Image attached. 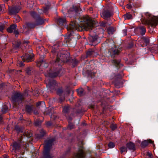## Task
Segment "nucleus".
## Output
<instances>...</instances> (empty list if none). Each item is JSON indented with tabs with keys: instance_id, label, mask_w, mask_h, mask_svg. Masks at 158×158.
<instances>
[{
	"instance_id": "f257e3e1",
	"label": "nucleus",
	"mask_w": 158,
	"mask_h": 158,
	"mask_svg": "<svg viewBox=\"0 0 158 158\" xmlns=\"http://www.w3.org/2000/svg\"><path fill=\"white\" fill-rule=\"evenodd\" d=\"M95 23L94 21L90 19L89 16H86L83 17V21L80 25L74 21L71 23L68 28L79 31H82L83 29L88 31L92 29Z\"/></svg>"
},
{
	"instance_id": "f03ea898",
	"label": "nucleus",
	"mask_w": 158,
	"mask_h": 158,
	"mask_svg": "<svg viewBox=\"0 0 158 158\" xmlns=\"http://www.w3.org/2000/svg\"><path fill=\"white\" fill-rule=\"evenodd\" d=\"M59 72V71L57 73H55L53 74L50 73L47 75H45V76L47 77L46 79L45 82L48 88L50 90L55 88L56 85V81L52 78V77L57 76Z\"/></svg>"
},
{
	"instance_id": "7ed1b4c3",
	"label": "nucleus",
	"mask_w": 158,
	"mask_h": 158,
	"mask_svg": "<svg viewBox=\"0 0 158 158\" xmlns=\"http://www.w3.org/2000/svg\"><path fill=\"white\" fill-rule=\"evenodd\" d=\"M28 95V91H25L23 94L20 93H18L15 94L12 97V100L13 101V104L16 105L17 104H20L21 103L23 99L25 97L27 96Z\"/></svg>"
},
{
	"instance_id": "20e7f679",
	"label": "nucleus",
	"mask_w": 158,
	"mask_h": 158,
	"mask_svg": "<svg viewBox=\"0 0 158 158\" xmlns=\"http://www.w3.org/2000/svg\"><path fill=\"white\" fill-rule=\"evenodd\" d=\"M147 19L145 20L143 24H147L152 27L156 26L158 22V17L152 16L150 14H147Z\"/></svg>"
},
{
	"instance_id": "39448f33",
	"label": "nucleus",
	"mask_w": 158,
	"mask_h": 158,
	"mask_svg": "<svg viewBox=\"0 0 158 158\" xmlns=\"http://www.w3.org/2000/svg\"><path fill=\"white\" fill-rule=\"evenodd\" d=\"M69 54L67 53L66 54H64L61 52H58L56 55V60L55 63L58 62L61 60L62 61L67 62L69 60Z\"/></svg>"
},
{
	"instance_id": "423d86ee",
	"label": "nucleus",
	"mask_w": 158,
	"mask_h": 158,
	"mask_svg": "<svg viewBox=\"0 0 158 158\" xmlns=\"http://www.w3.org/2000/svg\"><path fill=\"white\" fill-rule=\"evenodd\" d=\"M108 45L110 46H113V47L111 48L109 51L110 53V55L112 57H114L113 55L117 54L120 52V48L119 49L116 47L114 46V42L113 40H110L109 41Z\"/></svg>"
},
{
	"instance_id": "0eeeda50",
	"label": "nucleus",
	"mask_w": 158,
	"mask_h": 158,
	"mask_svg": "<svg viewBox=\"0 0 158 158\" xmlns=\"http://www.w3.org/2000/svg\"><path fill=\"white\" fill-rule=\"evenodd\" d=\"M70 91L69 89H67L66 91H63L61 88L57 90V93L60 96L63 95V99H64L66 97H67L70 93Z\"/></svg>"
},
{
	"instance_id": "6e6552de",
	"label": "nucleus",
	"mask_w": 158,
	"mask_h": 158,
	"mask_svg": "<svg viewBox=\"0 0 158 158\" xmlns=\"http://www.w3.org/2000/svg\"><path fill=\"white\" fill-rule=\"evenodd\" d=\"M113 14V12L108 10H103L101 13V16L105 19H107Z\"/></svg>"
},
{
	"instance_id": "1a4fd4ad",
	"label": "nucleus",
	"mask_w": 158,
	"mask_h": 158,
	"mask_svg": "<svg viewBox=\"0 0 158 158\" xmlns=\"http://www.w3.org/2000/svg\"><path fill=\"white\" fill-rule=\"evenodd\" d=\"M16 27V24H12L7 28V31L10 33L13 32L15 35H18L19 34V32L17 29Z\"/></svg>"
},
{
	"instance_id": "9d476101",
	"label": "nucleus",
	"mask_w": 158,
	"mask_h": 158,
	"mask_svg": "<svg viewBox=\"0 0 158 158\" xmlns=\"http://www.w3.org/2000/svg\"><path fill=\"white\" fill-rule=\"evenodd\" d=\"M33 57V54H24L21 58L24 62H28L32 60Z\"/></svg>"
},
{
	"instance_id": "9b49d317",
	"label": "nucleus",
	"mask_w": 158,
	"mask_h": 158,
	"mask_svg": "<svg viewBox=\"0 0 158 158\" xmlns=\"http://www.w3.org/2000/svg\"><path fill=\"white\" fill-rule=\"evenodd\" d=\"M21 8L19 6H15L9 10L10 14L11 15H15L18 13Z\"/></svg>"
},
{
	"instance_id": "f8f14e48",
	"label": "nucleus",
	"mask_w": 158,
	"mask_h": 158,
	"mask_svg": "<svg viewBox=\"0 0 158 158\" xmlns=\"http://www.w3.org/2000/svg\"><path fill=\"white\" fill-rule=\"evenodd\" d=\"M35 25L31 23H26L23 25V31L22 33H25L29 30V28L34 27Z\"/></svg>"
},
{
	"instance_id": "ddd939ff",
	"label": "nucleus",
	"mask_w": 158,
	"mask_h": 158,
	"mask_svg": "<svg viewBox=\"0 0 158 158\" xmlns=\"http://www.w3.org/2000/svg\"><path fill=\"white\" fill-rule=\"evenodd\" d=\"M52 142L53 141L52 140H47L45 141L44 148L45 151H48L52 145Z\"/></svg>"
},
{
	"instance_id": "4468645a",
	"label": "nucleus",
	"mask_w": 158,
	"mask_h": 158,
	"mask_svg": "<svg viewBox=\"0 0 158 158\" xmlns=\"http://www.w3.org/2000/svg\"><path fill=\"white\" fill-rule=\"evenodd\" d=\"M22 140V139H20V140H18V142H15L13 143L12 145L13 150L18 151L19 150L20 145V144L19 143L21 142Z\"/></svg>"
},
{
	"instance_id": "2eb2a0df",
	"label": "nucleus",
	"mask_w": 158,
	"mask_h": 158,
	"mask_svg": "<svg viewBox=\"0 0 158 158\" xmlns=\"http://www.w3.org/2000/svg\"><path fill=\"white\" fill-rule=\"evenodd\" d=\"M149 143H153V146H154V144L153 143V142L150 139L147 140H145L142 142L141 143V146L142 147H145L147 146Z\"/></svg>"
},
{
	"instance_id": "dca6fc26",
	"label": "nucleus",
	"mask_w": 158,
	"mask_h": 158,
	"mask_svg": "<svg viewBox=\"0 0 158 158\" xmlns=\"http://www.w3.org/2000/svg\"><path fill=\"white\" fill-rule=\"evenodd\" d=\"M98 37L97 36H91L89 37V40L91 42L94 43L93 45L95 44H97L99 42L98 40Z\"/></svg>"
},
{
	"instance_id": "f3484780",
	"label": "nucleus",
	"mask_w": 158,
	"mask_h": 158,
	"mask_svg": "<svg viewBox=\"0 0 158 158\" xmlns=\"http://www.w3.org/2000/svg\"><path fill=\"white\" fill-rule=\"evenodd\" d=\"M75 158H84V153L83 151L81 150H80L75 155Z\"/></svg>"
},
{
	"instance_id": "a211bd4d",
	"label": "nucleus",
	"mask_w": 158,
	"mask_h": 158,
	"mask_svg": "<svg viewBox=\"0 0 158 158\" xmlns=\"http://www.w3.org/2000/svg\"><path fill=\"white\" fill-rule=\"evenodd\" d=\"M127 147L130 150H134L135 149V146L134 144L130 142L127 144Z\"/></svg>"
},
{
	"instance_id": "6ab92c4d",
	"label": "nucleus",
	"mask_w": 158,
	"mask_h": 158,
	"mask_svg": "<svg viewBox=\"0 0 158 158\" xmlns=\"http://www.w3.org/2000/svg\"><path fill=\"white\" fill-rule=\"evenodd\" d=\"M38 66H41L43 67L44 66L45 67H46L48 66V64L45 63V61L43 60L40 61L38 62Z\"/></svg>"
},
{
	"instance_id": "aec40b11",
	"label": "nucleus",
	"mask_w": 158,
	"mask_h": 158,
	"mask_svg": "<svg viewBox=\"0 0 158 158\" xmlns=\"http://www.w3.org/2000/svg\"><path fill=\"white\" fill-rule=\"evenodd\" d=\"M40 134L37 135L36 137L38 139H40L45 134V132L43 129H41L40 131Z\"/></svg>"
},
{
	"instance_id": "412c9836",
	"label": "nucleus",
	"mask_w": 158,
	"mask_h": 158,
	"mask_svg": "<svg viewBox=\"0 0 158 158\" xmlns=\"http://www.w3.org/2000/svg\"><path fill=\"white\" fill-rule=\"evenodd\" d=\"M107 31L109 34H112L115 31V29L113 27H109L107 29Z\"/></svg>"
},
{
	"instance_id": "4be33fe9",
	"label": "nucleus",
	"mask_w": 158,
	"mask_h": 158,
	"mask_svg": "<svg viewBox=\"0 0 158 158\" xmlns=\"http://www.w3.org/2000/svg\"><path fill=\"white\" fill-rule=\"evenodd\" d=\"M37 106H39V108H41V107H43L45 109V103L44 102H38L36 104Z\"/></svg>"
},
{
	"instance_id": "5701e85b",
	"label": "nucleus",
	"mask_w": 158,
	"mask_h": 158,
	"mask_svg": "<svg viewBox=\"0 0 158 158\" xmlns=\"http://www.w3.org/2000/svg\"><path fill=\"white\" fill-rule=\"evenodd\" d=\"M139 30L141 34L142 35H144L146 31V30L145 28H144L143 26H141L140 27H139Z\"/></svg>"
},
{
	"instance_id": "b1692460",
	"label": "nucleus",
	"mask_w": 158,
	"mask_h": 158,
	"mask_svg": "<svg viewBox=\"0 0 158 158\" xmlns=\"http://www.w3.org/2000/svg\"><path fill=\"white\" fill-rule=\"evenodd\" d=\"M77 93L79 95L81 96L85 94L84 89L82 88H80L77 90Z\"/></svg>"
},
{
	"instance_id": "393cba45",
	"label": "nucleus",
	"mask_w": 158,
	"mask_h": 158,
	"mask_svg": "<svg viewBox=\"0 0 158 158\" xmlns=\"http://www.w3.org/2000/svg\"><path fill=\"white\" fill-rule=\"evenodd\" d=\"M58 22L60 24H63V23L65 21V19L64 18H59L57 20Z\"/></svg>"
},
{
	"instance_id": "a878e982",
	"label": "nucleus",
	"mask_w": 158,
	"mask_h": 158,
	"mask_svg": "<svg viewBox=\"0 0 158 158\" xmlns=\"http://www.w3.org/2000/svg\"><path fill=\"white\" fill-rule=\"evenodd\" d=\"M124 18L125 19H131L132 16L130 14L127 13L124 15Z\"/></svg>"
},
{
	"instance_id": "bb28decb",
	"label": "nucleus",
	"mask_w": 158,
	"mask_h": 158,
	"mask_svg": "<svg viewBox=\"0 0 158 158\" xmlns=\"http://www.w3.org/2000/svg\"><path fill=\"white\" fill-rule=\"evenodd\" d=\"M8 110V108L7 106L6 105H4L3 106L2 108V113H5L7 112Z\"/></svg>"
},
{
	"instance_id": "cd10ccee",
	"label": "nucleus",
	"mask_w": 158,
	"mask_h": 158,
	"mask_svg": "<svg viewBox=\"0 0 158 158\" xmlns=\"http://www.w3.org/2000/svg\"><path fill=\"white\" fill-rule=\"evenodd\" d=\"M32 106H27L26 107V110L27 112L29 113H30L31 112L32 110Z\"/></svg>"
},
{
	"instance_id": "c85d7f7f",
	"label": "nucleus",
	"mask_w": 158,
	"mask_h": 158,
	"mask_svg": "<svg viewBox=\"0 0 158 158\" xmlns=\"http://www.w3.org/2000/svg\"><path fill=\"white\" fill-rule=\"evenodd\" d=\"M32 68L31 67H28L27 68L26 71L27 73L29 74H31L32 71Z\"/></svg>"
},
{
	"instance_id": "c756f323",
	"label": "nucleus",
	"mask_w": 158,
	"mask_h": 158,
	"mask_svg": "<svg viewBox=\"0 0 158 158\" xmlns=\"http://www.w3.org/2000/svg\"><path fill=\"white\" fill-rule=\"evenodd\" d=\"M70 107L69 106H65L63 108V111L64 113L68 112L69 110Z\"/></svg>"
},
{
	"instance_id": "7c9ffc66",
	"label": "nucleus",
	"mask_w": 158,
	"mask_h": 158,
	"mask_svg": "<svg viewBox=\"0 0 158 158\" xmlns=\"http://www.w3.org/2000/svg\"><path fill=\"white\" fill-rule=\"evenodd\" d=\"M57 47V45H55L52 47V53L53 54H56V52H57L56 50L57 49L56 48Z\"/></svg>"
},
{
	"instance_id": "2f4dec72",
	"label": "nucleus",
	"mask_w": 158,
	"mask_h": 158,
	"mask_svg": "<svg viewBox=\"0 0 158 158\" xmlns=\"http://www.w3.org/2000/svg\"><path fill=\"white\" fill-rule=\"evenodd\" d=\"M21 44V43L20 41H17L16 42L15 45V49H17L19 47Z\"/></svg>"
},
{
	"instance_id": "473e14b6",
	"label": "nucleus",
	"mask_w": 158,
	"mask_h": 158,
	"mask_svg": "<svg viewBox=\"0 0 158 158\" xmlns=\"http://www.w3.org/2000/svg\"><path fill=\"white\" fill-rule=\"evenodd\" d=\"M44 23V21L40 18H39L37 20V25H40Z\"/></svg>"
},
{
	"instance_id": "72a5a7b5",
	"label": "nucleus",
	"mask_w": 158,
	"mask_h": 158,
	"mask_svg": "<svg viewBox=\"0 0 158 158\" xmlns=\"http://www.w3.org/2000/svg\"><path fill=\"white\" fill-rule=\"evenodd\" d=\"M121 152L123 153L124 152H126L127 151V148L124 147H122L120 148Z\"/></svg>"
},
{
	"instance_id": "f704fd0d",
	"label": "nucleus",
	"mask_w": 158,
	"mask_h": 158,
	"mask_svg": "<svg viewBox=\"0 0 158 158\" xmlns=\"http://www.w3.org/2000/svg\"><path fill=\"white\" fill-rule=\"evenodd\" d=\"M110 127L112 130H114L117 128V126L116 124H113L110 125Z\"/></svg>"
},
{
	"instance_id": "c9c22d12",
	"label": "nucleus",
	"mask_w": 158,
	"mask_h": 158,
	"mask_svg": "<svg viewBox=\"0 0 158 158\" xmlns=\"http://www.w3.org/2000/svg\"><path fill=\"white\" fill-rule=\"evenodd\" d=\"M108 146L110 148H113L114 147V144L112 142H110L108 144Z\"/></svg>"
},
{
	"instance_id": "e433bc0d",
	"label": "nucleus",
	"mask_w": 158,
	"mask_h": 158,
	"mask_svg": "<svg viewBox=\"0 0 158 158\" xmlns=\"http://www.w3.org/2000/svg\"><path fill=\"white\" fill-rule=\"evenodd\" d=\"M5 28V26L3 24H0V31L2 32L3 30Z\"/></svg>"
},
{
	"instance_id": "4c0bfd02",
	"label": "nucleus",
	"mask_w": 158,
	"mask_h": 158,
	"mask_svg": "<svg viewBox=\"0 0 158 158\" xmlns=\"http://www.w3.org/2000/svg\"><path fill=\"white\" fill-rule=\"evenodd\" d=\"M143 40L146 44H148L149 42V40L148 38L143 37Z\"/></svg>"
},
{
	"instance_id": "58836bf2",
	"label": "nucleus",
	"mask_w": 158,
	"mask_h": 158,
	"mask_svg": "<svg viewBox=\"0 0 158 158\" xmlns=\"http://www.w3.org/2000/svg\"><path fill=\"white\" fill-rule=\"evenodd\" d=\"M41 122L39 121H36L35 122V125L37 126H39L41 124Z\"/></svg>"
},
{
	"instance_id": "ea45409f",
	"label": "nucleus",
	"mask_w": 158,
	"mask_h": 158,
	"mask_svg": "<svg viewBox=\"0 0 158 158\" xmlns=\"http://www.w3.org/2000/svg\"><path fill=\"white\" fill-rule=\"evenodd\" d=\"M14 18L15 19L16 21L17 22H18L20 20V17L19 16H15V17Z\"/></svg>"
},
{
	"instance_id": "a19ab883",
	"label": "nucleus",
	"mask_w": 158,
	"mask_h": 158,
	"mask_svg": "<svg viewBox=\"0 0 158 158\" xmlns=\"http://www.w3.org/2000/svg\"><path fill=\"white\" fill-rule=\"evenodd\" d=\"M127 8L130 9L132 8V6L131 4L130 3L127 5Z\"/></svg>"
},
{
	"instance_id": "79ce46f5",
	"label": "nucleus",
	"mask_w": 158,
	"mask_h": 158,
	"mask_svg": "<svg viewBox=\"0 0 158 158\" xmlns=\"http://www.w3.org/2000/svg\"><path fill=\"white\" fill-rule=\"evenodd\" d=\"M31 15L33 17H35L36 15L35 13L34 12H32L31 13Z\"/></svg>"
},
{
	"instance_id": "37998d69",
	"label": "nucleus",
	"mask_w": 158,
	"mask_h": 158,
	"mask_svg": "<svg viewBox=\"0 0 158 158\" xmlns=\"http://www.w3.org/2000/svg\"><path fill=\"white\" fill-rule=\"evenodd\" d=\"M123 35H125L127 34V30L126 29H124L123 31Z\"/></svg>"
},
{
	"instance_id": "c03bdc74",
	"label": "nucleus",
	"mask_w": 158,
	"mask_h": 158,
	"mask_svg": "<svg viewBox=\"0 0 158 158\" xmlns=\"http://www.w3.org/2000/svg\"><path fill=\"white\" fill-rule=\"evenodd\" d=\"M70 41V39L68 37H67V38H65V40H64V41L65 42H66V43H68V42H69Z\"/></svg>"
},
{
	"instance_id": "a18cd8bd",
	"label": "nucleus",
	"mask_w": 158,
	"mask_h": 158,
	"mask_svg": "<svg viewBox=\"0 0 158 158\" xmlns=\"http://www.w3.org/2000/svg\"><path fill=\"white\" fill-rule=\"evenodd\" d=\"M26 135H27V138H30L32 136V135L31 133L29 134L28 133L27 134H26Z\"/></svg>"
},
{
	"instance_id": "49530a36",
	"label": "nucleus",
	"mask_w": 158,
	"mask_h": 158,
	"mask_svg": "<svg viewBox=\"0 0 158 158\" xmlns=\"http://www.w3.org/2000/svg\"><path fill=\"white\" fill-rule=\"evenodd\" d=\"M113 62L114 63L117 64V65H118L119 63V61H117L115 60H113Z\"/></svg>"
},
{
	"instance_id": "de8ad7c7",
	"label": "nucleus",
	"mask_w": 158,
	"mask_h": 158,
	"mask_svg": "<svg viewBox=\"0 0 158 158\" xmlns=\"http://www.w3.org/2000/svg\"><path fill=\"white\" fill-rule=\"evenodd\" d=\"M24 65V64H23V62H20L19 63V65L20 66H23Z\"/></svg>"
},
{
	"instance_id": "09e8293b",
	"label": "nucleus",
	"mask_w": 158,
	"mask_h": 158,
	"mask_svg": "<svg viewBox=\"0 0 158 158\" xmlns=\"http://www.w3.org/2000/svg\"><path fill=\"white\" fill-rule=\"evenodd\" d=\"M101 25L103 27H105L106 26V24L105 23H101Z\"/></svg>"
},
{
	"instance_id": "8fccbe9b",
	"label": "nucleus",
	"mask_w": 158,
	"mask_h": 158,
	"mask_svg": "<svg viewBox=\"0 0 158 158\" xmlns=\"http://www.w3.org/2000/svg\"><path fill=\"white\" fill-rule=\"evenodd\" d=\"M47 11H48V8H47L46 7V8L44 9L43 11L44 13H46Z\"/></svg>"
},
{
	"instance_id": "3c124183",
	"label": "nucleus",
	"mask_w": 158,
	"mask_h": 158,
	"mask_svg": "<svg viewBox=\"0 0 158 158\" xmlns=\"http://www.w3.org/2000/svg\"><path fill=\"white\" fill-rule=\"evenodd\" d=\"M46 124L48 126H50L51 125V123L50 122H47Z\"/></svg>"
},
{
	"instance_id": "603ef678",
	"label": "nucleus",
	"mask_w": 158,
	"mask_h": 158,
	"mask_svg": "<svg viewBox=\"0 0 158 158\" xmlns=\"http://www.w3.org/2000/svg\"><path fill=\"white\" fill-rule=\"evenodd\" d=\"M34 113L36 115L38 114V113L37 111H34Z\"/></svg>"
},
{
	"instance_id": "864d4df0",
	"label": "nucleus",
	"mask_w": 158,
	"mask_h": 158,
	"mask_svg": "<svg viewBox=\"0 0 158 158\" xmlns=\"http://www.w3.org/2000/svg\"><path fill=\"white\" fill-rule=\"evenodd\" d=\"M2 118L0 115V123H1V122H2Z\"/></svg>"
},
{
	"instance_id": "5fc2aeb1",
	"label": "nucleus",
	"mask_w": 158,
	"mask_h": 158,
	"mask_svg": "<svg viewBox=\"0 0 158 158\" xmlns=\"http://www.w3.org/2000/svg\"><path fill=\"white\" fill-rule=\"evenodd\" d=\"M87 55H90L91 54V52H87Z\"/></svg>"
},
{
	"instance_id": "6e6d98bb",
	"label": "nucleus",
	"mask_w": 158,
	"mask_h": 158,
	"mask_svg": "<svg viewBox=\"0 0 158 158\" xmlns=\"http://www.w3.org/2000/svg\"><path fill=\"white\" fill-rule=\"evenodd\" d=\"M2 8L1 6H0V11H1L2 10Z\"/></svg>"
},
{
	"instance_id": "4d7b16f0",
	"label": "nucleus",
	"mask_w": 158,
	"mask_h": 158,
	"mask_svg": "<svg viewBox=\"0 0 158 158\" xmlns=\"http://www.w3.org/2000/svg\"><path fill=\"white\" fill-rule=\"evenodd\" d=\"M38 94V92H37V93H36V94H34V95H35V96H38V95H37V94Z\"/></svg>"
},
{
	"instance_id": "13d9d810",
	"label": "nucleus",
	"mask_w": 158,
	"mask_h": 158,
	"mask_svg": "<svg viewBox=\"0 0 158 158\" xmlns=\"http://www.w3.org/2000/svg\"><path fill=\"white\" fill-rule=\"evenodd\" d=\"M46 114H50V112H48L46 113Z\"/></svg>"
},
{
	"instance_id": "bf43d9fd",
	"label": "nucleus",
	"mask_w": 158,
	"mask_h": 158,
	"mask_svg": "<svg viewBox=\"0 0 158 158\" xmlns=\"http://www.w3.org/2000/svg\"><path fill=\"white\" fill-rule=\"evenodd\" d=\"M2 62V60L1 59H0V63H1Z\"/></svg>"
},
{
	"instance_id": "052dcab7",
	"label": "nucleus",
	"mask_w": 158,
	"mask_h": 158,
	"mask_svg": "<svg viewBox=\"0 0 158 158\" xmlns=\"http://www.w3.org/2000/svg\"><path fill=\"white\" fill-rule=\"evenodd\" d=\"M92 8L90 9V10H92Z\"/></svg>"
},
{
	"instance_id": "680f3d73",
	"label": "nucleus",
	"mask_w": 158,
	"mask_h": 158,
	"mask_svg": "<svg viewBox=\"0 0 158 158\" xmlns=\"http://www.w3.org/2000/svg\"><path fill=\"white\" fill-rule=\"evenodd\" d=\"M69 119H70V120H71V118H69Z\"/></svg>"
},
{
	"instance_id": "e2e57ef3",
	"label": "nucleus",
	"mask_w": 158,
	"mask_h": 158,
	"mask_svg": "<svg viewBox=\"0 0 158 158\" xmlns=\"http://www.w3.org/2000/svg\"><path fill=\"white\" fill-rule=\"evenodd\" d=\"M21 131L22 132H23V131Z\"/></svg>"
},
{
	"instance_id": "0e129e2a",
	"label": "nucleus",
	"mask_w": 158,
	"mask_h": 158,
	"mask_svg": "<svg viewBox=\"0 0 158 158\" xmlns=\"http://www.w3.org/2000/svg\"><path fill=\"white\" fill-rule=\"evenodd\" d=\"M6 1H7L8 0H5Z\"/></svg>"
},
{
	"instance_id": "69168bd1",
	"label": "nucleus",
	"mask_w": 158,
	"mask_h": 158,
	"mask_svg": "<svg viewBox=\"0 0 158 158\" xmlns=\"http://www.w3.org/2000/svg\"><path fill=\"white\" fill-rule=\"evenodd\" d=\"M73 94V92H72V94Z\"/></svg>"
},
{
	"instance_id": "338daca9",
	"label": "nucleus",
	"mask_w": 158,
	"mask_h": 158,
	"mask_svg": "<svg viewBox=\"0 0 158 158\" xmlns=\"http://www.w3.org/2000/svg\"><path fill=\"white\" fill-rule=\"evenodd\" d=\"M70 129H71L72 128H69Z\"/></svg>"
}]
</instances>
